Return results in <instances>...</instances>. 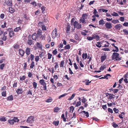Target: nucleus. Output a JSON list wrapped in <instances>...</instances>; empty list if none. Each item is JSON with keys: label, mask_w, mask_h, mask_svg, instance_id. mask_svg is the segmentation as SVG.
Segmentation results:
<instances>
[{"label": "nucleus", "mask_w": 128, "mask_h": 128, "mask_svg": "<svg viewBox=\"0 0 128 128\" xmlns=\"http://www.w3.org/2000/svg\"><path fill=\"white\" fill-rule=\"evenodd\" d=\"M116 52H114L112 56V58L114 60H121V57H120L119 54Z\"/></svg>", "instance_id": "f257e3e1"}, {"label": "nucleus", "mask_w": 128, "mask_h": 128, "mask_svg": "<svg viewBox=\"0 0 128 128\" xmlns=\"http://www.w3.org/2000/svg\"><path fill=\"white\" fill-rule=\"evenodd\" d=\"M88 17V14L86 13L83 14L82 15V17H80L79 21L80 23L82 24H86V23L85 20H87Z\"/></svg>", "instance_id": "f03ea898"}, {"label": "nucleus", "mask_w": 128, "mask_h": 128, "mask_svg": "<svg viewBox=\"0 0 128 128\" xmlns=\"http://www.w3.org/2000/svg\"><path fill=\"white\" fill-rule=\"evenodd\" d=\"M73 26L74 28L78 29H80L82 28V24L75 20L73 23Z\"/></svg>", "instance_id": "7ed1b4c3"}, {"label": "nucleus", "mask_w": 128, "mask_h": 128, "mask_svg": "<svg viewBox=\"0 0 128 128\" xmlns=\"http://www.w3.org/2000/svg\"><path fill=\"white\" fill-rule=\"evenodd\" d=\"M39 83L41 85L43 86V90H46V84L44 82V80L43 79L40 80L39 82Z\"/></svg>", "instance_id": "20e7f679"}, {"label": "nucleus", "mask_w": 128, "mask_h": 128, "mask_svg": "<svg viewBox=\"0 0 128 128\" xmlns=\"http://www.w3.org/2000/svg\"><path fill=\"white\" fill-rule=\"evenodd\" d=\"M57 30L56 28H55L52 31V35L53 38H54L56 37H58L59 36V35L57 34Z\"/></svg>", "instance_id": "39448f33"}, {"label": "nucleus", "mask_w": 128, "mask_h": 128, "mask_svg": "<svg viewBox=\"0 0 128 128\" xmlns=\"http://www.w3.org/2000/svg\"><path fill=\"white\" fill-rule=\"evenodd\" d=\"M7 30L8 32L9 36L10 38H12L14 35V33L12 28H9L7 29Z\"/></svg>", "instance_id": "423d86ee"}, {"label": "nucleus", "mask_w": 128, "mask_h": 128, "mask_svg": "<svg viewBox=\"0 0 128 128\" xmlns=\"http://www.w3.org/2000/svg\"><path fill=\"white\" fill-rule=\"evenodd\" d=\"M34 117L32 116H30L28 118L26 122L28 123L32 124L34 122Z\"/></svg>", "instance_id": "0eeeda50"}, {"label": "nucleus", "mask_w": 128, "mask_h": 128, "mask_svg": "<svg viewBox=\"0 0 128 128\" xmlns=\"http://www.w3.org/2000/svg\"><path fill=\"white\" fill-rule=\"evenodd\" d=\"M38 36L35 33H34L32 37V39L34 40H36L38 39ZM31 36H30V35L28 36V38H31Z\"/></svg>", "instance_id": "6e6552de"}, {"label": "nucleus", "mask_w": 128, "mask_h": 128, "mask_svg": "<svg viewBox=\"0 0 128 128\" xmlns=\"http://www.w3.org/2000/svg\"><path fill=\"white\" fill-rule=\"evenodd\" d=\"M105 26L106 28L108 29H110L112 28V24L110 22H106Z\"/></svg>", "instance_id": "1a4fd4ad"}, {"label": "nucleus", "mask_w": 128, "mask_h": 128, "mask_svg": "<svg viewBox=\"0 0 128 128\" xmlns=\"http://www.w3.org/2000/svg\"><path fill=\"white\" fill-rule=\"evenodd\" d=\"M67 26L66 28V33L69 34L70 33V26L69 23L67 24Z\"/></svg>", "instance_id": "9d476101"}, {"label": "nucleus", "mask_w": 128, "mask_h": 128, "mask_svg": "<svg viewBox=\"0 0 128 128\" xmlns=\"http://www.w3.org/2000/svg\"><path fill=\"white\" fill-rule=\"evenodd\" d=\"M102 47H109L110 44L108 42L105 41L102 43Z\"/></svg>", "instance_id": "9b49d317"}, {"label": "nucleus", "mask_w": 128, "mask_h": 128, "mask_svg": "<svg viewBox=\"0 0 128 128\" xmlns=\"http://www.w3.org/2000/svg\"><path fill=\"white\" fill-rule=\"evenodd\" d=\"M23 92L22 88L21 87L19 88L16 90V92L18 94H22Z\"/></svg>", "instance_id": "f8f14e48"}, {"label": "nucleus", "mask_w": 128, "mask_h": 128, "mask_svg": "<svg viewBox=\"0 0 128 128\" xmlns=\"http://www.w3.org/2000/svg\"><path fill=\"white\" fill-rule=\"evenodd\" d=\"M32 88H30L29 90H28L27 91V95H28L29 96H31L32 95Z\"/></svg>", "instance_id": "ddd939ff"}, {"label": "nucleus", "mask_w": 128, "mask_h": 128, "mask_svg": "<svg viewBox=\"0 0 128 128\" xmlns=\"http://www.w3.org/2000/svg\"><path fill=\"white\" fill-rule=\"evenodd\" d=\"M5 3L8 6H12V0H8Z\"/></svg>", "instance_id": "4468645a"}, {"label": "nucleus", "mask_w": 128, "mask_h": 128, "mask_svg": "<svg viewBox=\"0 0 128 128\" xmlns=\"http://www.w3.org/2000/svg\"><path fill=\"white\" fill-rule=\"evenodd\" d=\"M40 24H41V25L42 26V30H46V26L43 24V22H40L39 23Z\"/></svg>", "instance_id": "2eb2a0df"}, {"label": "nucleus", "mask_w": 128, "mask_h": 128, "mask_svg": "<svg viewBox=\"0 0 128 128\" xmlns=\"http://www.w3.org/2000/svg\"><path fill=\"white\" fill-rule=\"evenodd\" d=\"M93 40L95 39L96 40H98L100 39V37L98 35L94 34L92 36Z\"/></svg>", "instance_id": "dca6fc26"}, {"label": "nucleus", "mask_w": 128, "mask_h": 128, "mask_svg": "<svg viewBox=\"0 0 128 128\" xmlns=\"http://www.w3.org/2000/svg\"><path fill=\"white\" fill-rule=\"evenodd\" d=\"M19 53L20 55L21 56H24V52L21 49H20L19 50Z\"/></svg>", "instance_id": "f3484780"}, {"label": "nucleus", "mask_w": 128, "mask_h": 128, "mask_svg": "<svg viewBox=\"0 0 128 128\" xmlns=\"http://www.w3.org/2000/svg\"><path fill=\"white\" fill-rule=\"evenodd\" d=\"M122 27V26L120 24H118L115 25L114 26V28L118 30H120L121 28Z\"/></svg>", "instance_id": "a211bd4d"}, {"label": "nucleus", "mask_w": 128, "mask_h": 128, "mask_svg": "<svg viewBox=\"0 0 128 128\" xmlns=\"http://www.w3.org/2000/svg\"><path fill=\"white\" fill-rule=\"evenodd\" d=\"M31 50L30 48H26V53L27 56L29 55L30 53Z\"/></svg>", "instance_id": "6ab92c4d"}, {"label": "nucleus", "mask_w": 128, "mask_h": 128, "mask_svg": "<svg viewBox=\"0 0 128 128\" xmlns=\"http://www.w3.org/2000/svg\"><path fill=\"white\" fill-rule=\"evenodd\" d=\"M14 9L12 7H10L9 8L8 12L12 14L14 12Z\"/></svg>", "instance_id": "aec40b11"}, {"label": "nucleus", "mask_w": 128, "mask_h": 128, "mask_svg": "<svg viewBox=\"0 0 128 128\" xmlns=\"http://www.w3.org/2000/svg\"><path fill=\"white\" fill-rule=\"evenodd\" d=\"M36 46H37L39 48L42 49V46L41 44H40V43L37 42L36 44Z\"/></svg>", "instance_id": "412c9836"}, {"label": "nucleus", "mask_w": 128, "mask_h": 128, "mask_svg": "<svg viewBox=\"0 0 128 128\" xmlns=\"http://www.w3.org/2000/svg\"><path fill=\"white\" fill-rule=\"evenodd\" d=\"M84 114L86 115V116L87 117H88L89 116V113L88 112H86L85 111H82L80 112V113L81 114H82L84 115Z\"/></svg>", "instance_id": "4be33fe9"}, {"label": "nucleus", "mask_w": 128, "mask_h": 128, "mask_svg": "<svg viewBox=\"0 0 128 128\" xmlns=\"http://www.w3.org/2000/svg\"><path fill=\"white\" fill-rule=\"evenodd\" d=\"M60 110V108L58 107H55L54 109V112L57 113Z\"/></svg>", "instance_id": "5701e85b"}, {"label": "nucleus", "mask_w": 128, "mask_h": 128, "mask_svg": "<svg viewBox=\"0 0 128 128\" xmlns=\"http://www.w3.org/2000/svg\"><path fill=\"white\" fill-rule=\"evenodd\" d=\"M106 56L105 55L102 56L100 58L101 62H102L104 61L106 59Z\"/></svg>", "instance_id": "b1692460"}, {"label": "nucleus", "mask_w": 128, "mask_h": 128, "mask_svg": "<svg viewBox=\"0 0 128 128\" xmlns=\"http://www.w3.org/2000/svg\"><path fill=\"white\" fill-rule=\"evenodd\" d=\"M33 41L31 39H28L27 42V44L29 45H31L33 44Z\"/></svg>", "instance_id": "393cba45"}, {"label": "nucleus", "mask_w": 128, "mask_h": 128, "mask_svg": "<svg viewBox=\"0 0 128 128\" xmlns=\"http://www.w3.org/2000/svg\"><path fill=\"white\" fill-rule=\"evenodd\" d=\"M24 18H25L26 20L27 21L30 20V17L28 15L25 14L24 15Z\"/></svg>", "instance_id": "a878e982"}, {"label": "nucleus", "mask_w": 128, "mask_h": 128, "mask_svg": "<svg viewBox=\"0 0 128 128\" xmlns=\"http://www.w3.org/2000/svg\"><path fill=\"white\" fill-rule=\"evenodd\" d=\"M53 100L52 99L51 97L45 100V102H52Z\"/></svg>", "instance_id": "bb28decb"}, {"label": "nucleus", "mask_w": 128, "mask_h": 128, "mask_svg": "<svg viewBox=\"0 0 128 128\" xmlns=\"http://www.w3.org/2000/svg\"><path fill=\"white\" fill-rule=\"evenodd\" d=\"M59 123V121L58 120H57L56 121H54L53 122L52 124H54L56 126H58Z\"/></svg>", "instance_id": "cd10ccee"}, {"label": "nucleus", "mask_w": 128, "mask_h": 128, "mask_svg": "<svg viewBox=\"0 0 128 128\" xmlns=\"http://www.w3.org/2000/svg\"><path fill=\"white\" fill-rule=\"evenodd\" d=\"M46 8L44 6H42L41 8V10L42 13L43 14H44L45 12L46 9Z\"/></svg>", "instance_id": "c85d7f7f"}, {"label": "nucleus", "mask_w": 128, "mask_h": 128, "mask_svg": "<svg viewBox=\"0 0 128 128\" xmlns=\"http://www.w3.org/2000/svg\"><path fill=\"white\" fill-rule=\"evenodd\" d=\"M13 97L12 95H11L8 96L7 98V100H13Z\"/></svg>", "instance_id": "c756f323"}, {"label": "nucleus", "mask_w": 128, "mask_h": 128, "mask_svg": "<svg viewBox=\"0 0 128 128\" xmlns=\"http://www.w3.org/2000/svg\"><path fill=\"white\" fill-rule=\"evenodd\" d=\"M46 53L45 52H41V53L39 54V56L41 58L44 57Z\"/></svg>", "instance_id": "7c9ffc66"}, {"label": "nucleus", "mask_w": 128, "mask_h": 128, "mask_svg": "<svg viewBox=\"0 0 128 128\" xmlns=\"http://www.w3.org/2000/svg\"><path fill=\"white\" fill-rule=\"evenodd\" d=\"M64 60H62L60 62V68H64Z\"/></svg>", "instance_id": "2f4dec72"}, {"label": "nucleus", "mask_w": 128, "mask_h": 128, "mask_svg": "<svg viewBox=\"0 0 128 128\" xmlns=\"http://www.w3.org/2000/svg\"><path fill=\"white\" fill-rule=\"evenodd\" d=\"M34 66V61H32L30 64V68L31 69L33 68Z\"/></svg>", "instance_id": "473e14b6"}, {"label": "nucleus", "mask_w": 128, "mask_h": 128, "mask_svg": "<svg viewBox=\"0 0 128 128\" xmlns=\"http://www.w3.org/2000/svg\"><path fill=\"white\" fill-rule=\"evenodd\" d=\"M8 122L11 125H12L14 123V120H8Z\"/></svg>", "instance_id": "72a5a7b5"}, {"label": "nucleus", "mask_w": 128, "mask_h": 128, "mask_svg": "<svg viewBox=\"0 0 128 128\" xmlns=\"http://www.w3.org/2000/svg\"><path fill=\"white\" fill-rule=\"evenodd\" d=\"M105 22L102 19L100 20L99 22V25H103L105 24Z\"/></svg>", "instance_id": "f704fd0d"}, {"label": "nucleus", "mask_w": 128, "mask_h": 128, "mask_svg": "<svg viewBox=\"0 0 128 128\" xmlns=\"http://www.w3.org/2000/svg\"><path fill=\"white\" fill-rule=\"evenodd\" d=\"M87 57L88 56L87 54L84 53L82 54V57L83 59L84 58L85 59H86L87 58Z\"/></svg>", "instance_id": "c9c22d12"}, {"label": "nucleus", "mask_w": 128, "mask_h": 128, "mask_svg": "<svg viewBox=\"0 0 128 128\" xmlns=\"http://www.w3.org/2000/svg\"><path fill=\"white\" fill-rule=\"evenodd\" d=\"M91 81H92L89 82V80H88L86 79V80L84 81L83 82H85L86 85H88L91 82Z\"/></svg>", "instance_id": "e433bc0d"}, {"label": "nucleus", "mask_w": 128, "mask_h": 128, "mask_svg": "<svg viewBox=\"0 0 128 128\" xmlns=\"http://www.w3.org/2000/svg\"><path fill=\"white\" fill-rule=\"evenodd\" d=\"M82 99L81 100L82 102L83 103H85L87 101V100L84 96L82 97Z\"/></svg>", "instance_id": "4c0bfd02"}, {"label": "nucleus", "mask_w": 128, "mask_h": 128, "mask_svg": "<svg viewBox=\"0 0 128 128\" xmlns=\"http://www.w3.org/2000/svg\"><path fill=\"white\" fill-rule=\"evenodd\" d=\"M75 94H75V93H74L71 96V97H69L68 99V100H72L74 98V97L75 95Z\"/></svg>", "instance_id": "58836bf2"}, {"label": "nucleus", "mask_w": 128, "mask_h": 128, "mask_svg": "<svg viewBox=\"0 0 128 128\" xmlns=\"http://www.w3.org/2000/svg\"><path fill=\"white\" fill-rule=\"evenodd\" d=\"M26 78L25 76H20V81H23L25 80Z\"/></svg>", "instance_id": "ea45409f"}, {"label": "nucleus", "mask_w": 128, "mask_h": 128, "mask_svg": "<svg viewBox=\"0 0 128 128\" xmlns=\"http://www.w3.org/2000/svg\"><path fill=\"white\" fill-rule=\"evenodd\" d=\"M32 85L34 88V89H36L37 88V84L35 82H33L32 83Z\"/></svg>", "instance_id": "a19ab883"}, {"label": "nucleus", "mask_w": 128, "mask_h": 128, "mask_svg": "<svg viewBox=\"0 0 128 128\" xmlns=\"http://www.w3.org/2000/svg\"><path fill=\"white\" fill-rule=\"evenodd\" d=\"M112 22L114 24H116L117 23H119V20H113L112 21Z\"/></svg>", "instance_id": "79ce46f5"}, {"label": "nucleus", "mask_w": 128, "mask_h": 128, "mask_svg": "<svg viewBox=\"0 0 128 128\" xmlns=\"http://www.w3.org/2000/svg\"><path fill=\"white\" fill-rule=\"evenodd\" d=\"M109 99H110V100L114 98L115 96L113 94H110L109 95Z\"/></svg>", "instance_id": "37998d69"}, {"label": "nucleus", "mask_w": 128, "mask_h": 128, "mask_svg": "<svg viewBox=\"0 0 128 128\" xmlns=\"http://www.w3.org/2000/svg\"><path fill=\"white\" fill-rule=\"evenodd\" d=\"M123 32H124V34L125 35L128 34V30L127 29H123Z\"/></svg>", "instance_id": "c03bdc74"}, {"label": "nucleus", "mask_w": 128, "mask_h": 128, "mask_svg": "<svg viewBox=\"0 0 128 128\" xmlns=\"http://www.w3.org/2000/svg\"><path fill=\"white\" fill-rule=\"evenodd\" d=\"M42 31L41 30H39L37 31V34L38 36H39L42 35Z\"/></svg>", "instance_id": "a18cd8bd"}, {"label": "nucleus", "mask_w": 128, "mask_h": 128, "mask_svg": "<svg viewBox=\"0 0 128 128\" xmlns=\"http://www.w3.org/2000/svg\"><path fill=\"white\" fill-rule=\"evenodd\" d=\"M114 47H115V48H116V49H115V50L113 49V50H112V51L113 52H118L119 49H118V48L117 46H114Z\"/></svg>", "instance_id": "49530a36"}, {"label": "nucleus", "mask_w": 128, "mask_h": 128, "mask_svg": "<svg viewBox=\"0 0 128 128\" xmlns=\"http://www.w3.org/2000/svg\"><path fill=\"white\" fill-rule=\"evenodd\" d=\"M21 30L20 27L19 26L18 27H16L15 28L14 30V32H18L19 30Z\"/></svg>", "instance_id": "de8ad7c7"}, {"label": "nucleus", "mask_w": 128, "mask_h": 128, "mask_svg": "<svg viewBox=\"0 0 128 128\" xmlns=\"http://www.w3.org/2000/svg\"><path fill=\"white\" fill-rule=\"evenodd\" d=\"M67 93H64L60 96L58 97V99H60L62 98L63 97L66 96L67 95Z\"/></svg>", "instance_id": "09e8293b"}, {"label": "nucleus", "mask_w": 128, "mask_h": 128, "mask_svg": "<svg viewBox=\"0 0 128 128\" xmlns=\"http://www.w3.org/2000/svg\"><path fill=\"white\" fill-rule=\"evenodd\" d=\"M102 44H101L100 42H97V44H96V46L98 48H100L102 46Z\"/></svg>", "instance_id": "8fccbe9b"}, {"label": "nucleus", "mask_w": 128, "mask_h": 128, "mask_svg": "<svg viewBox=\"0 0 128 128\" xmlns=\"http://www.w3.org/2000/svg\"><path fill=\"white\" fill-rule=\"evenodd\" d=\"M13 120H14V122H18L19 121V120L18 119V118H16V117H14V118Z\"/></svg>", "instance_id": "3c124183"}, {"label": "nucleus", "mask_w": 128, "mask_h": 128, "mask_svg": "<svg viewBox=\"0 0 128 128\" xmlns=\"http://www.w3.org/2000/svg\"><path fill=\"white\" fill-rule=\"evenodd\" d=\"M0 121L2 122H5L6 121V118L5 117H3L2 118H0Z\"/></svg>", "instance_id": "603ef678"}, {"label": "nucleus", "mask_w": 128, "mask_h": 128, "mask_svg": "<svg viewBox=\"0 0 128 128\" xmlns=\"http://www.w3.org/2000/svg\"><path fill=\"white\" fill-rule=\"evenodd\" d=\"M30 58L31 59V60L32 61H33L34 60V55L32 54H30Z\"/></svg>", "instance_id": "864d4df0"}, {"label": "nucleus", "mask_w": 128, "mask_h": 128, "mask_svg": "<svg viewBox=\"0 0 128 128\" xmlns=\"http://www.w3.org/2000/svg\"><path fill=\"white\" fill-rule=\"evenodd\" d=\"M111 14L114 16H118V14L115 12H114L113 13Z\"/></svg>", "instance_id": "5fc2aeb1"}, {"label": "nucleus", "mask_w": 128, "mask_h": 128, "mask_svg": "<svg viewBox=\"0 0 128 128\" xmlns=\"http://www.w3.org/2000/svg\"><path fill=\"white\" fill-rule=\"evenodd\" d=\"M2 94L3 96L6 97V91H3L2 92Z\"/></svg>", "instance_id": "6e6d98bb"}, {"label": "nucleus", "mask_w": 128, "mask_h": 128, "mask_svg": "<svg viewBox=\"0 0 128 128\" xmlns=\"http://www.w3.org/2000/svg\"><path fill=\"white\" fill-rule=\"evenodd\" d=\"M39 56H35V61L36 62H37L39 60Z\"/></svg>", "instance_id": "4d7b16f0"}, {"label": "nucleus", "mask_w": 128, "mask_h": 128, "mask_svg": "<svg viewBox=\"0 0 128 128\" xmlns=\"http://www.w3.org/2000/svg\"><path fill=\"white\" fill-rule=\"evenodd\" d=\"M5 66L4 64H0V69L2 70L4 68V67Z\"/></svg>", "instance_id": "13d9d810"}, {"label": "nucleus", "mask_w": 128, "mask_h": 128, "mask_svg": "<svg viewBox=\"0 0 128 128\" xmlns=\"http://www.w3.org/2000/svg\"><path fill=\"white\" fill-rule=\"evenodd\" d=\"M113 110L114 112L116 114H117L118 113V112L119 111V110L118 109H116V108H115L113 109Z\"/></svg>", "instance_id": "bf43d9fd"}, {"label": "nucleus", "mask_w": 128, "mask_h": 128, "mask_svg": "<svg viewBox=\"0 0 128 128\" xmlns=\"http://www.w3.org/2000/svg\"><path fill=\"white\" fill-rule=\"evenodd\" d=\"M48 59H50L52 57V55L51 54H50V53H48Z\"/></svg>", "instance_id": "052dcab7"}, {"label": "nucleus", "mask_w": 128, "mask_h": 128, "mask_svg": "<svg viewBox=\"0 0 128 128\" xmlns=\"http://www.w3.org/2000/svg\"><path fill=\"white\" fill-rule=\"evenodd\" d=\"M14 47L15 49L18 50L19 48V45L16 44L14 46Z\"/></svg>", "instance_id": "680f3d73"}, {"label": "nucleus", "mask_w": 128, "mask_h": 128, "mask_svg": "<svg viewBox=\"0 0 128 128\" xmlns=\"http://www.w3.org/2000/svg\"><path fill=\"white\" fill-rule=\"evenodd\" d=\"M74 38L75 39H76L77 40H79V38L78 35L76 34L74 35Z\"/></svg>", "instance_id": "e2e57ef3"}, {"label": "nucleus", "mask_w": 128, "mask_h": 128, "mask_svg": "<svg viewBox=\"0 0 128 128\" xmlns=\"http://www.w3.org/2000/svg\"><path fill=\"white\" fill-rule=\"evenodd\" d=\"M112 124V126H113V127L114 128H116L118 126V125L117 124H116V123L114 122H113Z\"/></svg>", "instance_id": "0e129e2a"}, {"label": "nucleus", "mask_w": 128, "mask_h": 128, "mask_svg": "<svg viewBox=\"0 0 128 128\" xmlns=\"http://www.w3.org/2000/svg\"><path fill=\"white\" fill-rule=\"evenodd\" d=\"M55 64H56V65L54 66V68L55 70H56L57 68H58V62H56L55 63Z\"/></svg>", "instance_id": "69168bd1"}, {"label": "nucleus", "mask_w": 128, "mask_h": 128, "mask_svg": "<svg viewBox=\"0 0 128 128\" xmlns=\"http://www.w3.org/2000/svg\"><path fill=\"white\" fill-rule=\"evenodd\" d=\"M81 104V103L80 101H78V102L76 104V107H78V106H80Z\"/></svg>", "instance_id": "338daca9"}, {"label": "nucleus", "mask_w": 128, "mask_h": 128, "mask_svg": "<svg viewBox=\"0 0 128 128\" xmlns=\"http://www.w3.org/2000/svg\"><path fill=\"white\" fill-rule=\"evenodd\" d=\"M57 53L58 52L56 49H55L52 52V53L54 55H56V54H57Z\"/></svg>", "instance_id": "774afa93"}]
</instances>
